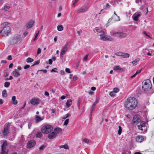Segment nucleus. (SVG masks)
<instances>
[{"instance_id":"nucleus-30","label":"nucleus","mask_w":154,"mask_h":154,"mask_svg":"<svg viewBox=\"0 0 154 154\" xmlns=\"http://www.w3.org/2000/svg\"><path fill=\"white\" fill-rule=\"evenodd\" d=\"M140 60L139 58H137L135 60H134L132 63L134 65H136L137 64V63H138L139 61Z\"/></svg>"},{"instance_id":"nucleus-38","label":"nucleus","mask_w":154,"mask_h":154,"mask_svg":"<svg viewBox=\"0 0 154 154\" xmlns=\"http://www.w3.org/2000/svg\"><path fill=\"white\" fill-rule=\"evenodd\" d=\"M10 83L8 82H6L4 83V86L6 88H8L10 85Z\"/></svg>"},{"instance_id":"nucleus-23","label":"nucleus","mask_w":154,"mask_h":154,"mask_svg":"<svg viewBox=\"0 0 154 154\" xmlns=\"http://www.w3.org/2000/svg\"><path fill=\"white\" fill-rule=\"evenodd\" d=\"M12 73L13 75L16 77H18L20 75V74L18 72L17 69H15L14 71L12 72Z\"/></svg>"},{"instance_id":"nucleus-43","label":"nucleus","mask_w":154,"mask_h":154,"mask_svg":"<svg viewBox=\"0 0 154 154\" xmlns=\"http://www.w3.org/2000/svg\"><path fill=\"white\" fill-rule=\"evenodd\" d=\"M77 105L79 109H80V98H79L78 100Z\"/></svg>"},{"instance_id":"nucleus-12","label":"nucleus","mask_w":154,"mask_h":154,"mask_svg":"<svg viewBox=\"0 0 154 154\" xmlns=\"http://www.w3.org/2000/svg\"><path fill=\"white\" fill-rule=\"evenodd\" d=\"M35 141L34 140H30L27 143V148H30L33 147L35 145Z\"/></svg>"},{"instance_id":"nucleus-27","label":"nucleus","mask_w":154,"mask_h":154,"mask_svg":"<svg viewBox=\"0 0 154 154\" xmlns=\"http://www.w3.org/2000/svg\"><path fill=\"white\" fill-rule=\"evenodd\" d=\"M72 100L70 99L67 100V102L66 103V105L68 107H69L72 104Z\"/></svg>"},{"instance_id":"nucleus-24","label":"nucleus","mask_w":154,"mask_h":154,"mask_svg":"<svg viewBox=\"0 0 154 154\" xmlns=\"http://www.w3.org/2000/svg\"><path fill=\"white\" fill-rule=\"evenodd\" d=\"M112 18L115 21H119L120 20V17L117 15H113Z\"/></svg>"},{"instance_id":"nucleus-33","label":"nucleus","mask_w":154,"mask_h":154,"mask_svg":"<svg viewBox=\"0 0 154 154\" xmlns=\"http://www.w3.org/2000/svg\"><path fill=\"white\" fill-rule=\"evenodd\" d=\"M2 96L3 97H6L7 96V94L6 91L4 90L2 92Z\"/></svg>"},{"instance_id":"nucleus-28","label":"nucleus","mask_w":154,"mask_h":154,"mask_svg":"<svg viewBox=\"0 0 154 154\" xmlns=\"http://www.w3.org/2000/svg\"><path fill=\"white\" fill-rule=\"evenodd\" d=\"M11 7L8 6L7 5H5L2 8V9L4 11H8L10 9Z\"/></svg>"},{"instance_id":"nucleus-26","label":"nucleus","mask_w":154,"mask_h":154,"mask_svg":"<svg viewBox=\"0 0 154 154\" xmlns=\"http://www.w3.org/2000/svg\"><path fill=\"white\" fill-rule=\"evenodd\" d=\"M12 103L14 105L17 104V101L16 100V97L13 96L12 97Z\"/></svg>"},{"instance_id":"nucleus-3","label":"nucleus","mask_w":154,"mask_h":154,"mask_svg":"<svg viewBox=\"0 0 154 154\" xmlns=\"http://www.w3.org/2000/svg\"><path fill=\"white\" fill-rule=\"evenodd\" d=\"M10 23L8 22H5L3 24L5 26V27L2 30V35L3 36H7L11 32V29L10 26L9 25Z\"/></svg>"},{"instance_id":"nucleus-52","label":"nucleus","mask_w":154,"mask_h":154,"mask_svg":"<svg viewBox=\"0 0 154 154\" xmlns=\"http://www.w3.org/2000/svg\"><path fill=\"white\" fill-rule=\"evenodd\" d=\"M39 71H42V72H43L44 73H46L47 72V70L46 69H41V70H38V72H39Z\"/></svg>"},{"instance_id":"nucleus-56","label":"nucleus","mask_w":154,"mask_h":154,"mask_svg":"<svg viewBox=\"0 0 154 154\" xmlns=\"http://www.w3.org/2000/svg\"><path fill=\"white\" fill-rule=\"evenodd\" d=\"M78 0H75V2L72 5L73 6H75L76 4V3L78 2Z\"/></svg>"},{"instance_id":"nucleus-13","label":"nucleus","mask_w":154,"mask_h":154,"mask_svg":"<svg viewBox=\"0 0 154 154\" xmlns=\"http://www.w3.org/2000/svg\"><path fill=\"white\" fill-rule=\"evenodd\" d=\"M40 102V100L38 98H33L30 101V103L33 105H37Z\"/></svg>"},{"instance_id":"nucleus-49","label":"nucleus","mask_w":154,"mask_h":154,"mask_svg":"<svg viewBox=\"0 0 154 154\" xmlns=\"http://www.w3.org/2000/svg\"><path fill=\"white\" fill-rule=\"evenodd\" d=\"M83 141L84 142L86 143H88L89 142V140L88 139L86 138L84 139H83Z\"/></svg>"},{"instance_id":"nucleus-54","label":"nucleus","mask_w":154,"mask_h":154,"mask_svg":"<svg viewBox=\"0 0 154 154\" xmlns=\"http://www.w3.org/2000/svg\"><path fill=\"white\" fill-rule=\"evenodd\" d=\"M29 67H30V66L29 65H25V66H24V69H27L29 68Z\"/></svg>"},{"instance_id":"nucleus-21","label":"nucleus","mask_w":154,"mask_h":154,"mask_svg":"<svg viewBox=\"0 0 154 154\" xmlns=\"http://www.w3.org/2000/svg\"><path fill=\"white\" fill-rule=\"evenodd\" d=\"M140 16V14H135L132 16V17L134 20L137 21L138 20L139 17Z\"/></svg>"},{"instance_id":"nucleus-5","label":"nucleus","mask_w":154,"mask_h":154,"mask_svg":"<svg viewBox=\"0 0 154 154\" xmlns=\"http://www.w3.org/2000/svg\"><path fill=\"white\" fill-rule=\"evenodd\" d=\"M52 126L50 125H46L43 126L41 128V131L44 134H48L51 132L53 130Z\"/></svg>"},{"instance_id":"nucleus-64","label":"nucleus","mask_w":154,"mask_h":154,"mask_svg":"<svg viewBox=\"0 0 154 154\" xmlns=\"http://www.w3.org/2000/svg\"><path fill=\"white\" fill-rule=\"evenodd\" d=\"M141 71V70H138L137 71V72H136V73L137 75L138 74H139L140 73Z\"/></svg>"},{"instance_id":"nucleus-22","label":"nucleus","mask_w":154,"mask_h":154,"mask_svg":"<svg viewBox=\"0 0 154 154\" xmlns=\"http://www.w3.org/2000/svg\"><path fill=\"white\" fill-rule=\"evenodd\" d=\"M43 119V118H42L36 115L35 116V119L36 123L39 122L42 120Z\"/></svg>"},{"instance_id":"nucleus-62","label":"nucleus","mask_w":154,"mask_h":154,"mask_svg":"<svg viewBox=\"0 0 154 154\" xmlns=\"http://www.w3.org/2000/svg\"><path fill=\"white\" fill-rule=\"evenodd\" d=\"M66 97L65 96L63 95L61 97L60 99L62 100H63Z\"/></svg>"},{"instance_id":"nucleus-9","label":"nucleus","mask_w":154,"mask_h":154,"mask_svg":"<svg viewBox=\"0 0 154 154\" xmlns=\"http://www.w3.org/2000/svg\"><path fill=\"white\" fill-rule=\"evenodd\" d=\"M141 121L140 119L139 118V116L135 115L133 119L132 122L133 124H137Z\"/></svg>"},{"instance_id":"nucleus-42","label":"nucleus","mask_w":154,"mask_h":154,"mask_svg":"<svg viewBox=\"0 0 154 154\" xmlns=\"http://www.w3.org/2000/svg\"><path fill=\"white\" fill-rule=\"evenodd\" d=\"M39 63H40L39 60H38L34 62V64H33L32 66H33L35 65H38V64H39Z\"/></svg>"},{"instance_id":"nucleus-29","label":"nucleus","mask_w":154,"mask_h":154,"mask_svg":"<svg viewBox=\"0 0 154 154\" xmlns=\"http://www.w3.org/2000/svg\"><path fill=\"white\" fill-rule=\"evenodd\" d=\"M63 27L62 25H59L57 27V29L58 31H61L63 30Z\"/></svg>"},{"instance_id":"nucleus-19","label":"nucleus","mask_w":154,"mask_h":154,"mask_svg":"<svg viewBox=\"0 0 154 154\" xmlns=\"http://www.w3.org/2000/svg\"><path fill=\"white\" fill-rule=\"evenodd\" d=\"M20 40V38L19 37H14L12 39L13 41V44H16L19 42V41Z\"/></svg>"},{"instance_id":"nucleus-50","label":"nucleus","mask_w":154,"mask_h":154,"mask_svg":"<svg viewBox=\"0 0 154 154\" xmlns=\"http://www.w3.org/2000/svg\"><path fill=\"white\" fill-rule=\"evenodd\" d=\"M39 31H38V32L36 34V35H35V38L33 39L34 41H35L36 40V39L37 37V36H38V34H39Z\"/></svg>"},{"instance_id":"nucleus-57","label":"nucleus","mask_w":154,"mask_h":154,"mask_svg":"<svg viewBox=\"0 0 154 154\" xmlns=\"http://www.w3.org/2000/svg\"><path fill=\"white\" fill-rule=\"evenodd\" d=\"M44 94L45 96H49V93L47 91H45Z\"/></svg>"},{"instance_id":"nucleus-44","label":"nucleus","mask_w":154,"mask_h":154,"mask_svg":"<svg viewBox=\"0 0 154 154\" xmlns=\"http://www.w3.org/2000/svg\"><path fill=\"white\" fill-rule=\"evenodd\" d=\"M88 56V54L85 55V57L83 59V60L84 61H85L87 60Z\"/></svg>"},{"instance_id":"nucleus-37","label":"nucleus","mask_w":154,"mask_h":154,"mask_svg":"<svg viewBox=\"0 0 154 154\" xmlns=\"http://www.w3.org/2000/svg\"><path fill=\"white\" fill-rule=\"evenodd\" d=\"M42 134L40 132H38L36 134V137H37L40 138L42 137Z\"/></svg>"},{"instance_id":"nucleus-4","label":"nucleus","mask_w":154,"mask_h":154,"mask_svg":"<svg viewBox=\"0 0 154 154\" xmlns=\"http://www.w3.org/2000/svg\"><path fill=\"white\" fill-rule=\"evenodd\" d=\"M152 85L149 79L143 81L142 83V88L143 90L147 91L149 90L152 88Z\"/></svg>"},{"instance_id":"nucleus-47","label":"nucleus","mask_w":154,"mask_h":154,"mask_svg":"<svg viewBox=\"0 0 154 154\" xmlns=\"http://www.w3.org/2000/svg\"><path fill=\"white\" fill-rule=\"evenodd\" d=\"M57 69L56 68H54V69H52L51 70V72H58L57 71Z\"/></svg>"},{"instance_id":"nucleus-59","label":"nucleus","mask_w":154,"mask_h":154,"mask_svg":"<svg viewBox=\"0 0 154 154\" xmlns=\"http://www.w3.org/2000/svg\"><path fill=\"white\" fill-rule=\"evenodd\" d=\"M28 32H25L23 33V35L24 36V37L26 36L28 34Z\"/></svg>"},{"instance_id":"nucleus-41","label":"nucleus","mask_w":154,"mask_h":154,"mask_svg":"<svg viewBox=\"0 0 154 154\" xmlns=\"http://www.w3.org/2000/svg\"><path fill=\"white\" fill-rule=\"evenodd\" d=\"M109 95L111 97H114L115 96V93L113 91L110 92Z\"/></svg>"},{"instance_id":"nucleus-32","label":"nucleus","mask_w":154,"mask_h":154,"mask_svg":"<svg viewBox=\"0 0 154 154\" xmlns=\"http://www.w3.org/2000/svg\"><path fill=\"white\" fill-rule=\"evenodd\" d=\"M97 101H96L93 104L91 108V111H92L93 110L95 106L97 104Z\"/></svg>"},{"instance_id":"nucleus-60","label":"nucleus","mask_w":154,"mask_h":154,"mask_svg":"<svg viewBox=\"0 0 154 154\" xmlns=\"http://www.w3.org/2000/svg\"><path fill=\"white\" fill-rule=\"evenodd\" d=\"M8 59L9 60H12V57L11 55L8 56Z\"/></svg>"},{"instance_id":"nucleus-35","label":"nucleus","mask_w":154,"mask_h":154,"mask_svg":"<svg viewBox=\"0 0 154 154\" xmlns=\"http://www.w3.org/2000/svg\"><path fill=\"white\" fill-rule=\"evenodd\" d=\"M110 7V5L109 3L106 4V5L103 7V8L104 10H107Z\"/></svg>"},{"instance_id":"nucleus-14","label":"nucleus","mask_w":154,"mask_h":154,"mask_svg":"<svg viewBox=\"0 0 154 154\" xmlns=\"http://www.w3.org/2000/svg\"><path fill=\"white\" fill-rule=\"evenodd\" d=\"M70 46V44L69 43H68L66 44L63 48L61 51V52L62 54L65 53L67 51L68 49H69Z\"/></svg>"},{"instance_id":"nucleus-51","label":"nucleus","mask_w":154,"mask_h":154,"mask_svg":"<svg viewBox=\"0 0 154 154\" xmlns=\"http://www.w3.org/2000/svg\"><path fill=\"white\" fill-rule=\"evenodd\" d=\"M41 49L40 48H38L37 49V54H39L41 53Z\"/></svg>"},{"instance_id":"nucleus-45","label":"nucleus","mask_w":154,"mask_h":154,"mask_svg":"<svg viewBox=\"0 0 154 154\" xmlns=\"http://www.w3.org/2000/svg\"><path fill=\"white\" fill-rule=\"evenodd\" d=\"M69 121V119H66L64 123V125H67Z\"/></svg>"},{"instance_id":"nucleus-48","label":"nucleus","mask_w":154,"mask_h":154,"mask_svg":"<svg viewBox=\"0 0 154 154\" xmlns=\"http://www.w3.org/2000/svg\"><path fill=\"white\" fill-rule=\"evenodd\" d=\"M45 147V146L44 145H42L39 148V150L41 151Z\"/></svg>"},{"instance_id":"nucleus-58","label":"nucleus","mask_w":154,"mask_h":154,"mask_svg":"<svg viewBox=\"0 0 154 154\" xmlns=\"http://www.w3.org/2000/svg\"><path fill=\"white\" fill-rule=\"evenodd\" d=\"M65 73V72L63 70H61L60 71V74L62 75H64Z\"/></svg>"},{"instance_id":"nucleus-53","label":"nucleus","mask_w":154,"mask_h":154,"mask_svg":"<svg viewBox=\"0 0 154 154\" xmlns=\"http://www.w3.org/2000/svg\"><path fill=\"white\" fill-rule=\"evenodd\" d=\"M66 71L68 73H70L71 72L70 71V69L68 68H66L65 69Z\"/></svg>"},{"instance_id":"nucleus-46","label":"nucleus","mask_w":154,"mask_h":154,"mask_svg":"<svg viewBox=\"0 0 154 154\" xmlns=\"http://www.w3.org/2000/svg\"><path fill=\"white\" fill-rule=\"evenodd\" d=\"M70 116V115L69 114H67L66 115V116H63L62 117V119H66L67 118H68V117H69V116Z\"/></svg>"},{"instance_id":"nucleus-31","label":"nucleus","mask_w":154,"mask_h":154,"mask_svg":"<svg viewBox=\"0 0 154 154\" xmlns=\"http://www.w3.org/2000/svg\"><path fill=\"white\" fill-rule=\"evenodd\" d=\"M59 147L60 148H63L66 149H69L68 146L66 144H65L63 145L60 146Z\"/></svg>"},{"instance_id":"nucleus-34","label":"nucleus","mask_w":154,"mask_h":154,"mask_svg":"<svg viewBox=\"0 0 154 154\" xmlns=\"http://www.w3.org/2000/svg\"><path fill=\"white\" fill-rule=\"evenodd\" d=\"M123 52L119 51L116 53L115 54V55L116 56L122 57V54H123Z\"/></svg>"},{"instance_id":"nucleus-61","label":"nucleus","mask_w":154,"mask_h":154,"mask_svg":"<svg viewBox=\"0 0 154 154\" xmlns=\"http://www.w3.org/2000/svg\"><path fill=\"white\" fill-rule=\"evenodd\" d=\"M13 64L12 63H10L9 65V68H12L13 67Z\"/></svg>"},{"instance_id":"nucleus-15","label":"nucleus","mask_w":154,"mask_h":154,"mask_svg":"<svg viewBox=\"0 0 154 154\" xmlns=\"http://www.w3.org/2000/svg\"><path fill=\"white\" fill-rule=\"evenodd\" d=\"M34 23L35 21L33 20H31L26 24V27L28 28L32 27V25Z\"/></svg>"},{"instance_id":"nucleus-11","label":"nucleus","mask_w":154,"mask_h":154,"mask_svg":"<svg viewBox=\"0 0 154 154\" xmlns=\"http://www.w3.org/2000/svg\"><path fill=\"white\" fill-rule=\"evenodd\" d=\"M146 122H145L142 121L140 123V125H137L138 129L142 131H143L144 130H145L146 127Z\"/></svg>"},{"instance_id":"nucleus-8","label":"nucleus","mask_w":154,"mask_h":154,"mask_svg":"<svg viewBox=\"0 0 154 154\" xmlns=\"http://www.w3.org/2000/svg\"><path fill=\"white\" fill-rule=\"evenodd\" d=\"M7 142L6 140H5L2 146V152L1 154H7L8 151L6 149V147L7 146Z\"/></svg>"},{"instance_id":"nucleus-7","label":"nucleus","mask_w":154,"mask_h":154,"mask_svg":"<svg viewBox=\"0 0 154 154\" xmlns=\"http://www.w3.org/2000/svg\"><path fill=\"white\" fill-rule=\"evenodd\" d=\"M112 35L114 37H118L120 38H125L127 36V35L126 33L122 32H115L113 33Z\"/></svg>"},{"instance_id":"nucleus-1","label":"nucleus","mask_w":154,"mask_h":154,"mask_svg":"<svg viewBox=\"0 0 154 154\" xmlns=\"http://www.w3.org/2000/svg\"><path fill=\"white\" fill-rule=\"evenodd\" d=\"M137 101L134 97H129L127 98L125 104V106L128 109L132 110L137 105Z\"/></svg>"},{"instance_id":"nucleus-20","label":"nucleus","mask_w":154,"mask_h":154,"mask_svg":"<svg viewBox=\"0 0 154 154\" xmlns=\"http://www.w3.org/2000/svg\"><path fill=\"white\" fill-rule=\"evenodd\" d=\"M62 130V129L61 128L58 127L54 128L53 132L55 133V134H56V135H57V134H58L61 132Z\"/></svg>"},{"instance_id":"nucleus-55","label":"nucleus","mask_w":154,"mask_h":154,"mask_svg":"<svg viewBox=\"0 0 154 154\" xmlns=\"http://www.w3.org/2000/svg\"><path fill=\"white\" fill-rule=\"evenodd\" d=\"M49 63L50 65H51L52 64L53 60L52 59H49L48 60Z\"/></svg>"},{"instance_id":"nucleus-36","label":"nucleus","mask_w":154,"mask_h":154,"mask_svg":"<svg viewBox=\"0 0 154 154\" xmlns=\"http://www.w3.org/2000/svg\"><path fill=\"white\" fill-rule=\"evenodd\" d=\"M33 61V60L30 57H28V58L26 60V62L27 63H31Z\"/></svg>"},{"instance_id":"nucleus-2","label":"nucleus","mask_w":154,"mask_h":154,"mask_svg":"<svg viewBox=\"0 0 154 154\" xmlns=\"http://www.w3.org/2000/svg\"><path fill=\"white\" fill-rule=\"evenodd\" d=\"M94 31L95 33H100L98 36H100V39L103 41H112L113 40V38L105 35L104 31L100 29L97 27L94 28Z\"/></svg>"},{"instance_id":"nucleus-40","label":"nucleus","mask_w":154,"mask_h":154,"mask_svg":"<svg viewBox=\"0 0 154 154\" xmlns=\"http://www.w3.org/2000/svg\"><path fill=\"white\" fill-rule=\"evenodd\" d=\"M119 130H118V134L119 135H120L121 134L122 130V128L120 126H119Z\"/></svg>"},{"instance_id":"nucleus-16","label":"nucleus","mask_w":154,"mask_h":154,"mask_svg":"<svg viewBox=\"0 0 154 154\" xmlns=\"http://www.w3.org/2000/svg\"><path fill=\"white\" fill-rule=\"evenodd\" d=\"M56 134H55L53 131L51 133L48 134V137L50 139H52L54 138L56 136Z\"/></svg>"},{"instance_id":"nucleus-6","label":"nucleus","mask_w":154,"mask_h":154,"mask_svg":"<svg viewBox=\"0 0 154 154\" xmlns=\"http://www.w3.org/2000/svg\"><path fill=\"white\" fill-rule=\"evenodd\" d=\"M9 133V125L7 124H5L4 126L3 129L1 132L3 135L5 136H7Z\"/></svg>"},{"instance_id":"nucleus-63","label":"nucleus","mask_w":154,"mask_h":154,"mask_svg":"<svg viewBox=\"0 0 154 154\" xmlns=\"http://www.w3.org/2000/svg\"><path fill=\"white\" fill-rule=\"evenodd\" d=\"M96 88L95 87H92L91 88V90H92V91H95L96 90Z\"/></svg>"},{"instance_id":"nucleus-18","label":"nucleus","mask_w":154,"mask_h":154,"mask_svg":"<svg viewBox=\"0 0 154 154\" xmlns=\"http://www.w3.org/2000/svg\"><path fill=\"white\" fill-rule=\"evenodd\" d=\"M113 69L115 70L118 71L120 72H124L125 69L120 67L119 66H116L114 67Z\"/></svg>"},{"instance_id":"nucleus-39","label":"nucleus","mask_w":154,"mask_h":154,"mask_svg":"<svg viewBox=\"0 0 154 154\" xmlns=\"http://www.w3.org/2000/svg\"><path fill=\"white\" fill-rule=\"evenodd\" d=\"M113 91L115 93H117L119 91V89L117 88H115L113 89Z\"/></svg>"},{"instance_id":"nucleus-10","label":"nucleus","mask_w":154,"mask_h":154,"mask_svg":"<svg viewBox=\"0 0 154 154\" xmlns=\"http://www.w3.org/2000/svg\"><path fill=\"white\" fill-rule=\"evenodd\" d=\"M89 7L88 6H85L82 7L79 9L78 10L77 12L78 13H84L88 9Z\"/></svg>"},{"instance_id":"nucleus-17","label":"nucleus","mask_w":154,"mask_h":154,"mask_svg":"<svg viewBox=\"0 0 154 154\" xmlns=\"http://www.w3.org/2000/svg\"><path fill=\"white\" fill-rule=\"evenodd\" d=\"M144 140V137L142 136L139 135L136 138V140L137 142L141 143Z\"/></svg>"},{"instance_id":"nucleus-25","label":"nucleus","mask_w":154,"mask_h":154,"mask_svg":"<svg viewBox=\"0 0 154 154\" xmlns=\"http://www.w3.org/2000/svg\"><path fill=\"white\" fill-rule=\"evenodd\" d=\"M129 56L130 55L129 54L123 52L122 57L123 58H128Z\"/></svg>"}]
</instances>
